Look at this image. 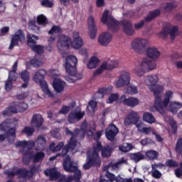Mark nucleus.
<instances>
[{
    "label": "nucleus",
    "mask_w": 182,
    "mask_h": 182,
    "mask_svg": "<svg viewBox=\"0 0 182 182\" xmlns=\"http://www.w3.org/2000/svg\"><path fill=\"white\" fill-rule=\"evenodd\" d=\"M102 149V144L97 142L93 147L88 151L87 157V163L83 165L85 170H89L92 166H100L101 161L99 153Z\"/></svg>",
    "instance_id": "f257e3e1"
},
{
    "label": "nucleus",
    "mask_w": 182,
    "mask_h": 182,
    "mask_svg": "<svg viewBox=\"0 0 182 182\" xmlns=\"http://www.w3.org/2000/svg\"><path fill=\"white\" fill-rule=\"evenodd\" d=\"M76 65H77V58L75 55H68L65 58V70L68 74L67 80L70 82H76L79 77V74L76 71Z\"/></svg>",
    "instance_id": "f03ea898"
},
{
    "label": "nucleus",
    "mask_w": 182,
    "mask_h": 182,
    "mask_svg": "<svg viewBox=\"0 0 182 182\" xmlns=\"http://www.w3.org/2000/svg\"><path fill=\"white\" fill-rule=\"evenodd\" d=\"M156 66H157L156 61L151 60L149 58H145L139 65H135L134 73L136 76H138V77H141V76H143L146 72L154 70Z\"/></svg>",
    "instance_id": "7ed1b4c3"
},
{
    "label": "nucleus",
    "mask_w": 182,
    "mask_h": 182,
    "mask_svg": "<svg viewBox=\"0 0 182 182\" xmlns=\"http://www.w3.org/2000/svg\"><path fill=\"white\" fill-rule=\"evenodd\" d=\"M12 126V120H7L0 124V141H4L8 139L9 143H14L15 140V129H9V126Z\"/></svg>",
    "instance_id": "20e7f679"
},
{
    "label": "nucleus",
    "mask_w": 182,
    "mask_h": 182,
    "mask_svg": "<svg viewBox=\"0 0 182 182\" xmlns=\"http://www.w3.org/2000/svg\"><path fill=\"white\" fill-rule=\"evenodd\" d=\"M174 92L171 90H167L164 95V100L161 99V95L156 96V100L154 102L155 109L162 113L164 110H166V107L170 103V100L173 99Z\"/></svg>",
    "instance_id": "39448f33"
},
{
    "label": "nucleus",
    "mask_w": 182,
    "mask_h": 182,
    "mask_svg": "<svg viewBox=\"0 0 182 182\" xmlns=\"http://www.w3.org/2000/svg\"><path fill=\"white\" fill-rule=\"evenodd\" d=\"M101 22H102L105 25H107L108 29L109 31H113V32H116L119 29V23L110 15V11L105 10L101 18Z\"/></svg>",
    "instance_id": "423d86ee"
},
{
    "label": "nucleus",
    "mask_w": 182,
    "mask_h": 182,
    "mask_svg": "<svg viewBox=\"0 0 182 182\" xmlns=\"http://www.w3.org/2000/svg\"><path fill=\"white\" fill-rule=\"evenodd\" d=\"M149 46V40L143 38H135L131 41V48L135 52H141Z\"/></svg>",
    "instance_id": "0eeeda50"
},
{
    "label": "nucleus",
    "mask_w": 182,
    "mask_h": 182,
    "mask_svg": "<svg viewBox=\"0 0 182 182\" xmlns=\"http://www.w3.org/2000/svg\"><path fill=\"white\" fill-rule=\"evenodd\" d=\"M119 66L117 61H103L100 67L94 72V76H100L104 70H112L114 68Z\"/></svg>",
    "instance_id": "6e6552de"
},
{
    "label": "nucleus",
    "mask_w": 182,
    "mask_h": 182,
    "mask_svg": "<svg viewBox=\"0 0 182 182\" xmlns=\"http://www.w3.org/2000/svg\"><path fill=\"white\" fill-rule=\"evenodd\" d=\"M51 75L53 79H54L53 82V87L54 90L57 93H62V92L65 90L66 83L65 82V81L62 80L60 77H59L58 73L53 74V73H51Z\"/></svg>",
    "instance_id": "1a4fd4ad"
},
{
    "label": "nucleus",
    "mask_w": 182,
    "mask_h": 182,
    "mask_svg": "<svg viewBox=\"0 0 182 182\" xmlns=\"http://www.w3.org/2000/svg\"><path fill=\"white\" fill-rule=\"evenodd\" d=\"M67 134H70L71 137L70 138V140L68 143V146L69 149H76V147H79L80 146V144L77 142L76 139H82V136H80L79 134L77 133V129H75L73 132H71L68 129L66 130Z\"/></svg>",
    "instance_id": "9d476101"
},
{
    "label": "nucleus",
    "mask_w": 182,
    "mask_h": 182,
    "mask_svg": "<svg viewBox=\"0 0 182 182\" xmlns=\"http://www.w3.org/2000/svg\"><path fill=\"white\" fill-rule=\"evenodd\" d=\"M130 73L127 71H122L120 73L118 80L116 82V86L117 87H122V86H127L130 85Z\"/></svg>",
    "instance_id": "9b49d317"
},
{
    "label": "nucleus",
    "mask_w": 182,
    "mask_h": 182,
    "mask_svg": "<svg viewBox=\"0 0 182 182\" xmlns=\"http://www.w3.org/2000/svg\"><path fill=\"white\" fill-rule=\"evenodd\" d=\"M87 28L91 39H95L97 33V28L96 27V21L95 17L90 16L87 19Z\"/></svg>",
    "instance_id": "f8f14e48"
},
{
    "label": "nucleus",
    "mask_w": 182,
    "mask_h": 182,
    "mask_svg": "<svg viewBox=\"0 0 182 182\" xmlns=\"http://www.w3.org/2000/svg\"><path fill=\"white\" fill-rule=\"evenodd\" d=\"M113 39V36L109 32H103L98 36L97 41L101 46H108Z\"/></svg>",
    "instance_id": "ddd939ff"
},
{
    "label": "nucleus",
    "mask_w": 182,
    "mask_h": 182,
    "mask_svg": "<svg viewBox=\"0 0 182 182\" xmlns=\"http://www.w3.org/2000/svg\"><path fill=\"white\" fill-rule=\"evenodd\" d=\"M120 100L123 105H125V106H128L129 107H136V106L140 105V100L136 97L126 98L125 95H122L120 97Z\"/></svg>",
    "instance_id": "4468645a"
},
{
    "label": "nucleus",
    "mask_w": 182,
    "mask_h": 182,
    "mask_svg": "<svg viewBox=\"0 0 182 182\" xmlns=\"http://www.w3.org/2000/svg\"><path fill=\"white\" fill-rule=\"evenodd\" d=\"M72 43V40L68 36L62 35L57 43V48L58 50H63V49H66L69 48V46Z\"/></svg>",
    "instance_id": "2eb2a0df"
},
{
    "label": "nucleus",
    "mask_w": 182,
    "mask_h": 182,
    "mask_svg": "<svg viewBox=\"0 0 182 182\" xmlns=\"http://www.w3.org/2000/svg\"><path fill=\"white\" fill-rule=\"evenodd\" d=\"M140 120V117L139 116V112L135 111H132L124 119L125 126H130V124H134Z\"/></svg>",
    "instance_id": "dca6fc26"
},
{
    "label": "nucleus",
    "mask_w": 182,
    "mask_h": 182,
    "mask_svg": "<svg viewBox=\"0 0 182 182\" xmlns=\"http://www.w3.org/2000/svg\"><path fill=\"white\" fill-rule=\"evenodd\" d=\"M85 116V112L72 111L68 116V122L70 124L75 123V122H79Z\"/></svg>",
    "instance_id": "f3484780"
},
{
    "label": "nucleus",
    "mask_w": 182,
    "mask_h": 182,
    "mask_svg": "<svg viewBox=\"0 0 182 182\" xmlns=\"http://www.w3.org/2000/svg\"><path fill=\"white\" fill-rule=\"evenodd\" d=\"M146 55L150 60H154L156 59H159L161 53L159 50V49L156 47H149L146 49Z\"/></svg>",
    "instance_id": "a211bd4d"
},
{
    "label": "nucleus",
    "mask_w": 182,
    "mask_h": 182,
    "mask_svg": "<svg viewBox=\"0 0 182 182\" xmlns=\"http://www.w3.org/2000/svg\"><path fill=\"white\" fill-rule=\"evenodd\" d=\"M105 133L107 139H108V140L113 141L114 140V137H116L117 133H119V129H117L116 125L111 124L108 127Z\"/></svg>",
    "instance_id": "6ab92c4d"
},
{
    "label": "nucleus",
    "mask_w": 182,
    "mask_h": 182,
    "mask_svg": "<svg viewBox=\"0 0 182 182\" xmlns=\"http://www.w3.org/2000/svg\"><path fill=\"white\" fill-rule=\"evenodd\" d=\"M124 28L123 31L126 35L128 36H133L134 35V29H133V26H132V23L128 21H124L122 23Z\"/></svg>",
    "instance_id": "aec40b11"
},
{
    "label": "nucleus",
    "mask_w": 182,
    "mask_h": 182,
    "mask_svg": "<svg viewBox=\"0 0 182 182\" xmlns=\"http://www.w3.org/2000/svg\"><path fill=\"white\" fill-rule=\"evenodd\" d=\"M44 174L46 176H48L50 180H56V178H59V177H60V173H59L58 169L55 168L46 170L44 171Z\"/></svg>",
    "instance_id": "412c9836"
},
{
    "label": "nucleus",
    "mask_w": 182,
    "mask_h": 182,
    "mask_svg": "<svg viewBox=\"0 0 182 182\" xmlns=\"http://www.w3.org/2000/svg\"><path fill=\"white\" fill-rule=\"evenodd\" d=\"M46 75V70L43 69L38 70L36 73L34 74V76L33 77V80L36 82V83H41L43 82V78Z\"/></svg>",
    "instance_id": "4be33fe9"
},
{
    "label": "nucleus",
    "mask_w": 182,
    "mask_h": 182,
    "mask_svg": "<svg viewBox=\"0 0 182 182\" xmlns=\"http://www.w3.org/2000/svg\"><path fill=\"white\" fill-rule=\"evenodd\" d=\"M23 36V33H22V31H18L14 36H13L9 49H13L14 46H16V45H18V41H21V38Z\"/></svg>",
    "instance_id": "5701e85b"
},
{
    "label": "nucleus",
    "mask_w": 182,
    "mask_h": 182,
    "mask_svg": "<svg viewBox=\"0 0 182 182\" xmlns=\"http://www.w3.org/2000/svg\"><path fill=\"white\" fill-rule=\"evenodd\" d=\"M159 82V77L156 75H149L145 77V83L149 87L155 85Z\"/></svg>",
    "instance_id": "b1692460"
},
{
    "label": "nucleus",
    "mask_w": 182,
    "mask_h": 182,
    "mask_svg": "<svg viewBox=\"0 0 182 182\" xmlns=\"http://www.w3.org/2000/svg\"><path fill=\"white\" fill-rule=\"evenodd\" d=\"M38 84L40 85V86L41 87V90L46 95H47V96H48V97H53V96H54L53 92H52V91H50V90L49 89V85H48L46 81H45V80H43L41 82H38Z\"/></svg>",
    "instance_id": "393cba45"
},
{
    "label": "nucleus",
    "mask_w": 182,
    "mask_h": 182,
    "mask_svg": "<svg viewBox=\"0 0 182 182\" xmlns=\"http://www.w3.org/2000/svg\"><path fill=\"white\" fill-rule=\"evenodd\" d=\"M43 123V119L41 114H33L31 120L33 127H41Z\"/></svg>",
    "instance_id": "a878e982"
},
{
    "label": "nucleus",
    "mask_w": 182,
    "mask_h": 182,
    "mask_svg": "<svg viewBox=\"0 0 182 182\" xmlns=\"http://www.w3.org/2000/svg\"><path fill=\"white\" fill-rule=\"evenodd\" d=\"M99 63H100L99 58L94 55L90 58V60L87 64V68H88V69H96V68L99 66Z\"/></svg>",
    "instance_id": "bb28decb"
},
{
    "label": "nucleus",
    "mask_w": 182,
    "mask_h": 182,
    "mask_svg": "<svg viewBox=\"0 0 182 182\" xmlns=\"http://www.w3.org/2000/svg\"><path fill=\"white\" fill-rule=\"evenodd\" d=\"M122 164H127V160L124 159V158H121L117 163L105 166L104 170H109V168L111 170H116V168H119V166Z\"/></svg>",
    "instance_id": "cd10ccee"
},
{
    "label": "nucleus",
    "mask_w": 182,
    "mask_h": 182,
    "mask_svg": "<svg viewBox=\"0 0 182 182\" xmlns=\"http://www.w3.org/2000/svg\"><path fill=\"white\" fill-rule=\"evenodd\" d=\"M149 90L154 93L156 100V96H161V94L160 93L164 90V86L155 85L154 86L149 87Z\"/></svg>",
    "instance_id": "c85d7f7f"
},
{
    "label": "nucleus",
    "mask_w": 182,
    "mask_h": 182,
    "mask_svg": "<svg viewBox=\"0 0 182 182\" xmlns=\"http://www.w3.org/2000/svg\"><path fill=\"white\" fill-rule=\"evenodd\" d=\"M16 68H18V63L16 62L13 65L12 70L9 73V80H11V82H15L16 79H18V74L16 73Z\"/></svg>",
    "instance_id": "c756f323"
},
{
    "label": "nucleus",
    "mask_w": 182,
    "mask_h": 182,
    "mask_svg": "<svg viewBox=\"0 0 182 182\" xmlns=\"http://www.w3.org/2000/svg\"><path fill=\"white\" fill-rule=\"evenodd\" d=\"M142 119L148 124H153L156 122V118L150 112H144Z\"/></svg>",
    "instance_id": "7c9ffc66"
},
{
    "label": "nucleus",
    "mask_w": 182,
    "mask_h": 182,
    "mask_svg": "<svg viewBox=\"0 0 182 182\" xmlns=\"http://www.w3.org/2000/svg\"><path fill=\"white\" fill-rule=\"evenodd\" d=\"M182 107V104L178 102H171L169 105V112H171L172 113H177V111L178 109Z\"/></svg>",
    "instance_id": "2f4dec72"
},
{
    "label": "nucleus",
    "mask_w": 182,
    "mask_h": 182,
    "mask_svg": "<svg viewBox=\"0 0 182 182\" xmlns=\"http://www.w3.org/2000/svg\"><path fill=\"white\" fill-rule=\"evenodd\" d=\"M75 106V102H71L68 106H63L58 113L59 114H68V113H69Z\"/></svg>",
    "instance_id": "473e14b6"
},
{
    "label": "nucleus",
    "mask_w": 182,
    "mask_h": 182,
    "mask_svg": "<svg viewBox=\"0 0 182 182\" xmlns=\"http://www.w3.org/2000/svg\"><path fill=\"white\" fill-rule=\"evenodd\" d=\"M130 159L133 160L135 163H139L140 160L144 159V155L140 152L132 154L130 156Z\"/></svg>",
    "instance_id": "72a5a7b5"
},
{
    "label": "nucleus",
    "mask_w": 182,
    "mask_h": 182,
    "mask_svg": "<svg viewBox=\"0 0 182 182\" xmlns=\"http://www.w3.org/2000/svg\"><path fill=\"white\" fill-rule=\"evenodd\" d=\"M39 40V37L36 36H28V46H31V48H33L35 46H36V41Z\"/></svg>",
    "instance_id": "f704fd0d"
},
{
    "label": "nucleus",
    "mask_w": 182,
    "mask_h": 182,
    "mask_svg": "<svg viewBox=\"0 0 182 182\" xmlns=\"http://www.w3.org/2000/svg\"><path fill=\"white\" fill-rule=\"evenodd\" d=\"M112 156V147L107 146L102 149V156L105 159L110 157Z\"/></svg>",
    "instance_id": "c9c22d12"
},
{
    "label": "nucleus",
    "mask_w": 182,
    "mask_h": 182,
    "mask_svg": "<svg viewBox=\"0 0 182 182\" xmlns=\"http://www.w3.org/2000/svg\"><path fill=\"white\" fill-rule=\"evenodd\" d=\"M160 15V10H155L152 12H151L149 16L145 18V21L146 22H150V21H152V19H154V18H157Z\"/></svg>",
    "instance_id": "e433bc0d"
},
{
    "label": "nucleus",
    "mask_w": 182,
    "mask_h": 182,
    "mask_svg": "<svg viewBox=\"0 0 182 182\" xmlns=\"http://www.w3.org/2000/svg\"><path fill=\"white\" fill-rule=\"evenodd\" d=\"M77 131V134L81 137L85 136V133L87 131V123L86 122H82L81 124V129L79 131L77 129H75Z\"/></svg>",
    "instance_id": "4c0bfd02"
},
{
    "label": "nucleus",
    "mask_w": 182,
    "mask_h": 182,
    "mask_svg": "<svg viewBox=\"0 0 182 182\" xmlns=\"http://www.w3.org/2000/svg\"><path fill=\"white\" fill-rule=\"evenodd\" d=\"M132 149V144L127 143L123 144L119 146V150L122 153H127V151H130Z\"/></svg>",
    "instance_id": "58836bf2"
},
{
    "label": "nucleus",
    "mask_w": 182,
    "mask_h": 182,
    "mask_svg": "<svg viewBox=\"0 0 182 182\" xmlns=\"http://www.w3.org/2000/svg\"><path fill=\"white\" fill-rule=\"evenodd\" d=\"M31 50H33V52H35V53H37L38 55H42V53L45 52V47L41 45H36L31 48Z\"/></svg>",
    "instance_id": "ea45409f"
},
{
    "label": "nucleus",
    "mask_w": 182,
    "mask_h": 182,
    "mask_svg": "<svg viewBox=\"0 0 182 182\" xmlns=\"http://www.w3.org/2000/svg\"><path fill=\"white\" fill-rule=\"evenodd\" d=\"M83 40L82 38L73 40L72 42V46L74 49H80L83 46Z\"/></svg>",
    "instance_id": "a19ab883"
},
{
    "label": "nucleus",
    "mask_w": 182,
    "mask_h": 182,
    "mask_svg": "<svg viewBox=\"0 0 182 182\" xmlns=\"http://www.w3.org/2000/svg\"><path fill=\"white\" fill-rule=\"evenodd\" d=\"M64 146L63 142H60L55 147V142H53L50 144L49 149L53 152L59 151ZM54 147V148H53Z\"/></svg>",
    "instance_id": "79ce46f5"
},
{
    "label": "nucleus",
    "mask_w": 182,
    "mask_h": 182,
    "mask_svg": "<svg viewBox=\"0 0 182 182\" xmlns=\"http://www.w3.org/2000/svg\"><path fill=\"white\" fill-rule=\"evenodd\" d=\"M14 113H16V108L14 107H9L3 111V116H11V114H14Z\"/></svg>",
    "instance_id": "37998d69"
},
{
    "label": "nucleus",
    "mask_w": 182,
    "mask_h": 182,
    "mask_svg": "<svg viewBox=\"0 0 182 182\" xmlns=\"http://www.w3.org/2000/svg\"><path fill=\"white\" fill-rule=\"evenodd\" d=\"M146 156L149 160H154L158 157L159 153L156 151L149 150L146 152Z\"/></svg>",
    "instance_id": "c03bdc74"
},
{
    "label": "nucleus",
    "mask_w": 182,
    "mask_h": 182,
    "mask_svg": "<svg viewBox=\"0 0 182 182\" xmlns=\"http://www.w3.org/2000/svg\"><path fill=\"white\" fill-rule=\"evenodd\" d=\"M30 63L33 65L35 68H39L41 66H43V65L45 63V61L43 60H39L38 58H33L31 60Z\"/></svg>",
    "instance_id": "a18cd8bd"
},
{
    "label": "nucleus",
    "mask_w": 182,
    "mask_h": 182,
    "mask_svg": "<svg viewBox=\"0 0 182 182\" xmlns=\"http://www.w3.org/2000/svg\"><path fill=\"white\" fill-rule=\"evenodd\" d=\"M165 122H167L168 123H169V124L171 126L173 130L177 129V122L174 121V119H173V117L169 116L165 117Z\"/></svg>",
    "instance_id": "49530a36"
},
{
    "label": "nucleus",
    "mask_w": 182,
    "mask_h": 182,
    "mask_svg": "<svg viewBox=\"0 0 182 182\" xmlns=\"http://www.w3.org/2000/svg\"><path fill=\"white\" fill-rule=\"evenodd\" d=\"M125 93H128L129 95H137V93H139V90L136 85H130L127 87Z\"/></svg>",
    "instance_id": "de8ad7c7"
},
{
    "label": "nucleus",
    "mask_w": 182,
    "mask_h": 182,
    "mask_svg": "<svg viewBox=\"0 0 182 182\" xmlns=\"http://www.w3.org/2000/svg\"><path fill=\"white\" fill-rule=\"evenodd\" d=\"M44 157H45V154L43 152H38L33 156L34 162L38 163L39 161H42Z\"/></svg>",
    "instance_id": "09e8293b"
},
{
    "label": "nucleus",
    "mask_w": 182,
    "mask_h": 182,
    "mask_svg": "<svg viewBox=\"0 0 182 182\" xmlns=\"http://www.w3.org/2000/svg\"><path fill=\"white\" fill-rule=\"evenodd\" d=\"M178 28L177 26H170L168 28V33L170 34L171 39H174V36H176V33L178 31Z\"/></svg>",
    "instance_id": "8fccbe9b"
},
{
    "label": "nucleus",
    "mask_w": 182,
    "mask_h": 182,
    "mask_svg": "<svg viewBox=\"0 0 182 182\" xmlns=\"http://www.w3.org/2000/svg\"><path fill=\"white\" fill-rule=\"evenodd\" d=\"M112 89L110 88H101L99 90L98 97L102 98L105 96V95H107V93H110Z\"/></svg>",
    "instance_id": "3c124183"
},
{
    "label": "nucleus",
    "mask_w": 182,
    "mask_h": 182,
    "mask_svg": "<svg viewBox=\"0 0 182 182\" xmlns=\"http://www.w3.org/2000/svg\"><path fill=\"white\" fill-rule=\"evenodd\" d=\"M28 28L31 31H34V32H38L39 31V27L36 26V21H30L28 23Z\"/></svg>",
    "instance_id": "603ef678"
},
{
    "label": "nucleus",
    "mask_w": 182,
    "mask_h": 182,
    "mask_svg": "<svg viewBox=\"0 0 182 182\" xmlns=\"http://www.w3.org/2000/svg\"><path fill=\"white\" fill-rule=\"evenodd\" d=\"M37 22L38 25H46L48 23L46 17L42 14L37 17Z\"/></svg>",
    "instance_id": "864d4df0"
},
{
    "label": "nucleus",
    "mask_w": 182,
    "mask_h": 182,
    "mask_svg": "<svg viewBox=\"0 0 182 182\" xmlns=\"http://www.w3.org/2000/svg\"><path fill=\"white\" fill-rule=\"evenodd\" d=\"M96 106H97V103L95 101H91L89 102L87 109L89 112H96Z\"/></svg>",
    "instance_id": "5fc2aeb1"
},
{
    "label": "nucleus",
    "mask_w": 182,
    "mask_h": 182,
    "mask_svg": "<svg viewBox=\"0 0 182 182\" xmlns=\"http://www.w3.org/2000/svg\"><path fill=\"white\" fill-rule=\"evenodd\" d=\"M30 77H29V73L27 71L24 72L23 74V87H28V85L29 84Z\"/></svg>",
    "instance_id": "6e6d98bb"
},
{
    "label": "nucleus",
    "mask_w": 182,
    "mask_h": 182,
    "mask_svg": "<svg viewBox=\"0 0 182 182\" xmlns=\"http://www.w3.org/2000/svg\"><path fill=\"white\" fill-rule=\"evenodd\" d=\"M141 133H144V134H150V133H152V134H156V131H154L151 127H144Z\"/></svg>",
    "instance_id": "4d7b16f0"
},
{
    "label": "nucleus",
    "mask_w": 182,
    "mask_h": 182,
    "mask_svg": "<svg viewBox=\"0 0 182 182\" xmlns=\"http://www.w3.org/2000/svg\"><path fill=\"white\" fill-rule=\"evenodd\" d=\"M119 100L118 94H111L107 100V103H113V102H116V100Z\"/></svg>",
    "instance_id": "13d9d810"
},
{
    "label": "nucleus",
    "mask_w": 182,
    "mask_h": 182,
    "mask_svg": "<svg viewBox=\"0 0 182 182\" xmlns=\"http://www.w3.org/2000/svg\"><path fill=\"white\" fill-rule=\"evenodd\" d=\"M176 151L182 156V139H179L176 143Z\"/></svg>",
    "instance_id": "bf43d9fd"
},
{
    "label": "nucleus",
    "mask_w": 182,
    "mask_h": 182,
    "mask_svg": "<svg viewBox=\"0 0 182 182\" xmlns=\"http://www.w3.org/2000/svg\"><path fill=\"white\" fill-rule=\"evenodd\" d=\"M35 144L33 143V141H31L27 142L26 141H23V147L24 149L26 150V149L28 150H31V149H33V147H34Z\"/></svg>",
    "instance_id": "052dcab7"
},
{
    "label": "nucleus",
    "mask_w": 182,
    "mask_h": 182,
    "mask_svg": "<svg viewBox=\"0 0 182 182\" xmlns=\"http://www.w3.org/2000/svg\"><path fill=\"white\" fill-rule=\"evenodd\" d=\"M35 132V129L31 127H26L23 130V133L26 134V136H32L33 134V132Z\"/></svg>",
    "instance_id": "680f3d73"
},
{
    "label": "nucleus",
    "mask_w": 182,
    "mask_h": 182,
    "mask_svg": "<svg viewBox=\"0 0 182 182\" xmlns=\"http://www.w3.org/2000/svg\"><path fill=\"white\" fill-rule=\"evenodd\" d=\"M60 32H62V28H60V27L58 26H54L51 30L49 31V33L50 35L53 34V33H60Z\"/></svg>",
    "instance_id": "e2e57ef3"
},
{
    "label": "nucleus",
    "mask_w": 182,
    "mask_h": 182,
    "mask_svg": "<svg viewBox=\"0 0 182 182\" xmlns=\"http://www.w3.org/2000/svg\"><path fill=\"white\" fill-rule=\"evenodd\" d=\"M41 4L42 6H46L47 8H52L53 6V3L49 0H41Z\"/></svg>",
    "instance_id": "0e129e2a"
},
{
    "label": "nucleus",
    "mask_w": 182,
    "mask_h": 182,
    "mask_svg": "<svg viewBox=\"0 0 182 182\" xmlns=\"http://www.w3.org/2000/svg\"><path fill=\"white\" fill-rule=\"evenodd\" d=\"M174 7L175 6L173 3H166L163 6L164 9L167 11H171Z\"/></svg>",
    "instance_id": "69168bd1"
},
{
    "label": "nucleus",
    "mask_w": 182,
    "mask_h": 182,
    "mask_svg": "<svg viewBox=\"0 0 182 182\" xmlns=\"http://www.w3.org/2000/svg\"><path fill=\"white\" fill-rule=\"evenodd\" d=\"M5 89L6 92H11L12 89V81L11 80H7L5 82Z\"/></svg>",
    "instance_id": "338daca9"
},
{
    "label": "nucleus",
    "mask_w": 182,
    "mask_h": 182,
    "mask_svg": "<svg viewBox=\"0 0 182 182\" xmlns=\"http://www.w3.org/2000/svg\"><path fill=\"white\" fill-rule=\"evenodd\" d=\"M161 172H160L159 170H152V177H154V178H161Z\"/></svg>",
    "instance_id": "774afa93"
}]
</instances>
